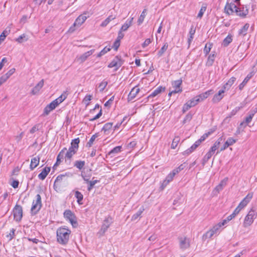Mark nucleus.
I'll return each mask as SVG.
<instances>
[{
	"label": "nucleus",
	"instance_id": "nucleus-9",
	"mask_svg": "<svg viewBox=\"0 0 257 257\" xmlns=\"http://www.w3.org/2000/svg\"><path fill=\"white\" fill-rule=\"evenodd\" d=\"M67 180V176L66 174H60L58 175L55 180L54 183V188L55 190L59 188L63 183H65Z\"/></svg>",
	"mask_w": 257,
	"mask_h": 257
},
{
	"label": "nucleus",
	"instance_id": "nucleus-12",
	"mask_svg": "<svg viewBox=\"0 0 257 257\" xmlns=\"http://www.w3.org/2000/svg\"><path fill=\"white\" fill-rule=\"evenodd\" d=\"M165 90L164 87L160 86L157 87L151 94H150L147 98H145V102H148L149 99L154 97L158 95L159 94L164 92Z\"/></svg>",
	"mask_w": 257,
	"mask_h": 257
},
{
	"label": "nucleus",
	"instance_id": "nucleus-41",
	"mask_svg": "<svg viewBox=\"0 0 257 257\" xmlns=\"http://www.w3.org/2000/svg\"><path fill=\"white\" fill-rule=\"evenodd\" d=\"M114 19L115 17H113L112 16H109L104 21L102 22L101 26L103 27L106 26L111 20Z\"/></svg>",
	"mask_w": 257,
	"mask_h": 257
},
{
	"label": "nucleus",
	"instance_id": "nucleus-63",
	"mask_svg": "<svg viewBox=\"0 0 257 257\" xmlns=\"http://www.w3.org/2000/svg\"><path fill=\"white\" fill-rule=\"evenodd\" d=\"M190 105H189V104L186 102L185 103L182 107V112L183 113H185L186 111L188 110L190 108Z\"/></svg>",
	"mask_w": 257,
	"mask_h": 257
},
{
	"label": "nucleus",
	"instance_id": "nucleus-7",
	"mask_svg": "<svg viewBox=\"0 0 257 257\" xmlns=\"http://www.w3.org/2000/svg\"><path fill=\"white\" fill-rule=\"evenodd\" d=\"M87 17L84 15H80L75 21L73 25L70 27L69 28L68 32L70 33L73 32L75 29L76 27H80L86 20Z\"/></svg>",
	"mask_w": 257,
	"mask_h": 257
},
{
	"label": "nucleus",
	"instance_id": "nucleus-52",
	"mask_svg": "<svg viewBox=\"0 0 257 257\" xmlns=\"http://www.w3.org/2000/svg\"><path fill=\"white\" fill-rule=\"evenodd\" d=\"M215 234L213 233V231L210 229L208 231H207L205 234H204L203 237H205L206 238H211Z\"/></svg>",
	"mask_w": 257,
	"mask_h": 257
},
{
	"label": "nucleus",
	"instance_id": "nucleus-45",
	"mask_svg": "<svg viewBox=\"0 0 257 257\" xmlns=\"http://www.w3.org/2000/svg\"><path fill=\"white\" fill-rule=\"evenodd\" d=\"M221 227L218 224L214 225L211 229L215 234H218L221 231Z\"/></svg>",
	"mask_w": 257,
	"mask_h": 257
},
{
	"label": "nucleus",
	"instance_id": "nucleus-39",
	"mask_svg": "<svg viewBox=\"0 0 257 257\" xmlns=\"http://www.w3.org/2000/svg\"><path fill=\"white\" fill-rule=\"evenodd\" d=\"M98 134L96 133L94 135H92L88 141V142L87 143L86 146L88 147H90L92 146L93 142L95 141V139L98 137Z\"/></svg>",
	"mask_w": 257,
	"mask_h": 257
},
{
	"label": "nucleus",
	"instance_id": "nucleus-56",
	"mask_svg": "<svg viewBox=\"0 0 257 257\" xmlns=\"http://www.w3.org/2000/svg\"><path fill=\"white\" fill-rule=\"evenodd\" d=\"M91 95H86L84 98L83 101L87 105L89 104V101L91 100Z\"/></svg>",
	"mask_w": 257,
	"mask_h": 257
},
{
	"label": "nucleus",
	"instance_id": "nucleus-43",
	"mask_svg": "<svg viewBox=\"0 0 257 257\" xmlns=\"http://www.w3.org/2000/svg\"><path fill=\"white\" fill-rule=\"evenodd\" d=\"M146 12H147L146 9H144L143 10V11L142 12L141 16H140V17L138 20V25H140L143 22L144 19L146 17Z\"/></svg>",
	"mask_w": 257,
	"mask_h": 257
},
{
	"label": "nucleus",
	"instance_id": "nucleus-8",
	"mask_svg": "<svg viewBox=\"0 0 257 257\" xmlns=\"http://www.w3.org/2000/svg\"><path fill=\"white\" fill-rule=\"evenodd\" d=\"M112 222V219L111 217L108 216L106 217L103 221L101 229L98 232V234H99L100 236L103 235Z\"/></svg>",
	"mask_w": 257,
	"mask_h": 257
},
{
	"label": "nucleus",
	"instance_id": "nucleus-2",
	"mask_svg": "<svg viewBox=\"0 0 257 257\" xmlns=\"http://www.w3.org/2000/svg\"><path fill=\"white\" fill-rule=\"evenodd\" d=\"M253 192H250L243 198V199L239 203L237 207L235 209L232 214L235 216L240 210L245 207L250 202L253 197Z\"/></svg>",
	"mask_w": 257,
	"mask_h": 257
},
{
	"label": "nucleus",
	"instance_id": "nucleus-13",
	"mask_svg": "<svg viewBox=\"0 0 257 257\" xmlns=\"http://www.w3.org/2000/svg\"><path fill=\"white\" fill-rule=\"evenodd\" d=\"M180 247L182 249H185L190 246V240L187 237L179 238Z\"/></svg>",
	"mask_w": 257,
	"mask_h": 257
},
{
	"label": "nucleus",
	"instance_id": "nucleus-22",
	"mask_svg": "<svg viewBox=\"0 0 257 257\" xmlns=\"http://www.w3.org/2000/svg\"><path fill=\"white\" fill-rule=\"evenodd\" d=\"M200 145V141H196L195 143L189 149L186 150L184 152V155H188L190 154H191L192 152L194 151L196 148Z\"/></svg>",
	"mask_w": 257,
	"mask_h": 257
},
{
	"label": "nucleus",
	"instance_id": "nucleus-23",
	"mask_svg": "<svg viewBox=\"0 0 257 257\" xmlns=\"http://www.w3.org/2000/svg\"><path fill=\"white\" fill-rule=\"evenodd\" d=\"M50 167H45L38 175V178L41 180H44L50 171Z\"/></svg>",
	"mask_w": 257,
	"mask_h": 257
},
{
	"label": "nucleus",
	"instance_id": "nucleus-30",
	"mask_svg": "<svg viewBox=\"0 0 257 257\" xmlns=\"http://www.w3.org/2000/svg\"><path fill=\"white\" fill-rule=\"evenodd\" d=\"M133 18H132L130 20H127L126 22L122 26L120 30L121 31H125L128 28L132 25Z\"/></svg>",
	"mask_w": 257,
	"mask_h": 257
},
{
	"label": "nucleus",
	"instance_id": "nucleus-54",
	"mask_svg": "<svg viewBox=\"0 0 257 257\" xmlns=\"http://www.w3.org/2000/svg\"><path fill=\"white\" fill-rule=\"evenodd\" d=\"M218 142H215L213 146L211 147L209 150L211 152L213 153V154L215 153L216 150H217L219 148V146L218 145Z\"/></svg>",
	"mask_w": 257,
	"mask_h": 257
},
{
	"label": "nucleus",
	"instance_id": "nucleus-48",
	"mask_svg": "<svg viewBox=\"0 0 257 257\" xmlns=\"http://www.w3.org/2000/svg\"><path fill=\"white\" fill-rule=\"evenodd\" d=\"M28 40V38H26V35L25 34H23L20 36L17 39L16 41L19 43H22L24 41H27Z\"/></svg>",
	"mask_w": 257,
	"mask_h": 257
},
{
	"label": "nucleus",
	"instance_id": "nucleus-19",
	"mask_svg": "<svg viewBox=\"0 0 257 257\" xmlns=\"http://www.w3.org/2000/svg\"><path fill=\"white\" fill-rule=\"evenodd\" d=\"M67 150L66 148H64L59 153L57 157V161L53 167L58 165L61 162V160L64 158L65 152Z\"/></svg>",
	"mask_w": 257,
	"mask_h": 257
},
{
	"label": "nucleus",
	"instance_id": "nucleus-46",
	"mask_svg": "<svg viewBox=\"0 0 257 257\" xmlns=\"http://www.w3.org/2000/svg\"><path fill=\"white\" fill-rule=\"evenodd\" d=\"M111 48L110 47H105L97 55V57H100L104 55L105 53L109 52Z\"/></svg>",
	"mask_w": 257,
	"mask_h": 257
},
{
	"label": "nucleus",
	"instance_id": "nucleus-26",
	"mask_svg": "<svg viewBox=\"0 0 257 257\" xmlns=\"http://www.w3.org/2000/svg\"><path fill=\"white\" fill-rule=\"evenodd\" d=\"M176 175L175 172L172 171L170 174L166 177V179L164 181L162 185L163 188L165 187L170 182L172 181L174 176Z\"/></svg>",
	"mask_w": 257,
	"mask_h": 257
},
{
	"label": "nucleus",
	"instance_id": "nucleus-38",
	"mask_svg": "<svg viewBox=\"0 0 257 257\" xmlns=\"http://www.w3.org/2000/svg\"><path fill=\"white\" fill-rule=\"evenodd\" d=\"M192 116H193V114L191 112H189V113H188L184 117V118L182 121L183 124H185V123L189 122L191 121V120L192 119Z\"/></svg>",
	"mask_w": 257,
	"mask_h": 257
},
{
	"label": "nucleus",
	"instance_id": "nucleus-29",
	"mask_svg": "<svg viewBox=\"0 0 257 257\" xmlns=\"http://www.w3.org/2000/svg\"><path fill=\"white\" fill-rule=\"evenodd\" d=\"M249 27V24L246 23L241 29L238 31V34L242 36H244L246 35L247 30Z\"/></svg>",
	"mask_w": 257,
	"mask_h": 257
},
{
	"label": "nucleus",
	"instance_id": "nucleus-51",
	"mask_svg": "<svg viewBox=\"0 0 257 257\" xmlns=\"http://www.w3.org/2000/svg\"><path fill=\"white\" fill-rule=\"evenodd\" d=\"M185 163L184 164H182L180 165L177 168L174 169L172 171L175 172L176 175L178 174L179 172H180L181 170H183L184 168L185 167Z\"/></svg>",
	"mask_w": 257,
	"mask_h": 257
},
{
	"label": "nucleus",
	"instance_id": "nucleus-62",
	"mask_svg": "<svg viewBox=\"0 0 257 257\" xmlns=\"http://www.w3.org/2000/svg\"><path fill=\"white\" fill-rule=\"evenodd\" d=\"M15 71V68H12L10 69L6 74L4 75L5 76H7V78L8 79Z\"/></svg>",
	"mask_w": 257,
	"mask_h": 257
},
{
	"label": "nucleus",
	"instance_id": "nucleus-34",
	"mask_svg": "<svg viewBox=\"0 0 257 257\" xmlns=\"http://www.w3.org/2000/svg\"><path fill=\"white\" fill-rule=\"evenodd\" d=\"M85 162L84 161H76L74 162V166L79 170H81L84 167Z\"/></svg>",
	"mask_w": 257,
	"mask_h": 257
},
{
	"label": "nucleus",
	"instance_id": "nucleus-57",
	"mask_svg": "<svg viewBox=\"0 0 257 257\" xmlns=\"http://www.w3.org/2000/svg\"><path fill=\"white\" fill-rule=\"evenodd\" d=\"M47 105L51 110L54 109L58 106L57 104H56V102H55L54 100Z\"/></svg>",
	"mask_w": 257,
	"mask_h": 257
},
{
	"label": "nucleus",
	"instance_id": "nucleus-3",
	"mask_svg": "<svg viewBox=\"0 0 257 257\" xmlns=\"http://www.w3.org/2000/svg\"><path fill=\"white\" fill-rule=\"evenodd\" d=\"M256 216L257 211L253 208L251 209L244 218L243 226L244 227L250 226L253 222L254 219L256 218Z\"/></svg>",
	"mask_w": 257,
	"mask_h": 257
},
{
	"label": "nucleus",
	"instance_id": "nucleus-27",
	"mask_svg": "<svg viewBox=\"0 0 257 257\" xmlns=\"http://www.w3.org/2000/svg\"><path fill=\"white\" fill-rule=\"evenodd\" d=\"M94 52V49H92L90 51H88L84 53V54H83L82 55H81L79 57V59L81 61V62H83L87 59V58L89 56L91 55Z\"/></svg>",
	"mask_w": 257,
	"mask_h": 257
},
{
	"label": "nucleus",
	"instance_id": "nucleus-50",
	"mask_svg": "<svg viewBox=\"0 0 257 257\" xmlns=\"http://www.w3.org/2000/svg\"><path fill=\"white\" fill-rule=\"evenodd\" d=\"M108 83L107 81L103 80L99 84V88H100L99 90L100 92H102L106 86H107Z\"/></svg>",
	"mask_w": 257,
	"mask_h": 257
},
{
	"label": "nucleus",
	"instance_id": "nucleus-10",
	"mask_svg": "<svg viewBox=\"0 0 257 257\" xmlns=\"http://www.w3.org/2000/svg\"><path fill=\"white\" fill-rule=\"evenodd\" d=\"M123 64V60L120 57L116 56L108 64L109 68L115 67V71H116Z\"/></svg>",
	"mask_w": 257,
	"mask_h": 257
},
{
	"label": "nucleus",
	"instance_id": "nucleus-61",
	"mask_svg": "<svg viewBox=\"0 0 257 257\" xmlns=\"http://www.w3.org/2000/svg\"><path fill=\"white\" fill-rule=\"evenodd\" d=\"M236 140L232 138H229L226 141V143H228V146H231L233 144H234L235 143H236Z\"/></svg>",
	"mask_w": 257,
	"mask_h": 257
},
{
	"label": "nucleus",
	"instance_id": "nucleus-16",
	"mask_svg": "<svg viewBox=\"0 0 257 257\" xmlns=\"http://www.w3.org/2000/svg\"><path fill=\"white\" fill-rule=\"evenodd\" d=\"M236 8V6L233 3H227L224 10L228 15H231L233 13H235V10Z\"/></svg>",
	"mask_w": 257,
	"mask_h": 257
},
{
	"label": "nucleus",
	"instance_id": "nucleus-32",
	"mask_svg": "<svg viewBox=\"0 0 257 257\" xmlns=\"http://www.w3.org/2000/svg\"><path fill=\"white\" fill-rule=\"evenodd\" d=\"M214 131H215L214 129H213V128L211 129L209 132L203 134V135L201 137L200 139L198 140L197 141H200V144H201L202 142L204 141L210 135H211Z\"/></svg>",
	"mask_w": 257,
	"mask_h": 257
},
{
	"label": "nucleus",
	"instance_id": "nucleus-20",
	"mask_svg": "<svg viewBox=\"0 0 257 257\" xmlns=\"http://www.w3.org/2000/svg\"><path fill=\"white\" fill-rule=\"evenodd\" d=\"M44 85V80L42 79L33 88L31 91V94L35 95L37 94Z\"/></svg>",
	"mask_w": 257,
	"mask_h": 257
},
{
	"label": "nucleus",
	"instance_id": "nucleus-35",
	"mask_svg": "<svg viewBox=\"0 0 257 257\" xmlns=\"http://www.w3.org/2000/svg\"><path fill=\"white\" fill-rule=\"evenodd\" d=\"M168 48V44L167 42L165 43L163 46V47L161 48V49L159 51L158 53V57H161L164 54V53L167 50Z\"/></svg>",
	"mask_w": 257,
	"mask_h": 257
},
{
	"label": "nucleus",
	"instance_id": "nucleus-55",
	"mask_svg": "<svg viewBox=\"0 0 257 257\" xmlns=\"http://www.w3.org/2000/svg\"><path fill=\"white\" fill-rule=\"evenodd\" d=\"M206 10V7L202 6L201 8V9H200V11L199 12V13L198 14L197 17L199 18H202V17L203 16V15L204 12H205Z\"/></svg>",
	"mask_w": 257,
	"mask_h": 257
},
{
	"label": "nucleus",
	"instance_id": "nucleus-24",
	"mask_svg": "<svg viewBox=\"0 0 257 257\" xmlns=\"http://www.w3.org/2000/svg\"><path fill=\"white\" fill-rule=\"evenodd\" d=\"M40 158L39 156L34 157L31 159L30 168L34 170L39 164Z\"/></svg>",
	"mask_w": 257,
	"mask_h": 257
},
{
	"label": "nucleus",
	"instance_id": "nucleus-21",
	"mask_svg": "<svg viewBox=\"0 0 257 257\" xmlns=\"http://www.w3.org/2000/svg\"><path fill=\"white\" fill-rule=\"evenodd\" d=\"M195 31H196L195 28H194L193 26H192L190 29L189 32V37L188 38V41H187L188 49L189 48L191 43L193 39L194 35L195 33Z\"/></svg>",
	"mask_w": 257,
	"mask_h": 257
},
{
	"label": "nucleus",
	"instance_id": "nucleus-28",
	"mask_svg": "<svg viewBox=\"0 0 257 257\" xmlns=\"http://www.w3.org/2000/svg\"><path fill=\"white\" fill-rule=\"evenodd\" d=\"M236 80V78L234 77H232L230 78L228 81L223 85V88L226 90H228L230 87L232 85V84L234 83Z\"/></svg>",
	"mask_w": 257,
	"mask_h": 257
},
{
	"label": "nucleus",
	"instance_id": "nucleus-25",
	"mask_svg": "<svg viewBox=\"0 0 257 257\" xmlns=\"http://www.w3.org/2000/svg\"><path fill=\"white\" fill-rule=\"evenodd\" d=\"M79 143L80 140L79 138L72 140L71 142V146L69 148L77 152L79 148Z\"/></svg>",
	"mask_w": 257,
	"mask_h": 257
},
{
	"label": "nucleus",
	"instance_id": "nucleus-47",
	"mask_svg": "<svg viewBox=\"0 0 257 257\" xmlns=\"http://www.w3.org/2000/svg\"><path fill=\"white\" fill-rule=\"evenodd\" d=\"M251 76H249L247 75L243 80V81L241 83L239 84L238 86L239 89L240 90H242V88L244 87V86L245 85V84L247 83L248 81L250 79Z\"/></svg>",
	"mask_w": 257,
	"mask_h": 257
},
{
	"label": "nucleus",
	"instance_id": "nucleus-49",
	"mask_svg": "<svg viewBox=\"0 0 257 257\" xmlns=\"http://www.w3.org/2000/svg\"><path fill=\"white\" fill-rule=\"evenodd\" d=\"M214 154L213 153L209 151L203 157V160L204 162H207Z\"/></svg>",
	"mask_w": 257,
	"mask_h": 257
},
{
	"label": "nucleus",
	"instance_id": "nucleus-53",
	"mask_svg": "<svg viewBox=\"0 0 257 257\" xmlns=\"http://www.w3.org/2000/svg\"><path fill=\"white\" fill-rule=\"evenodd\" d=\"M257 112V106L252 107V108L248 112V115H250L252 117H253L254 114Z\"/></svg>",
	"mask_w": 257,
	"mask_h": 257
},
{
	"label": "nucleus",
	"instance_id": "nucleus-17",
	"mask_svg": "<svg viewBox=\"0 0 257 257\" xmlns=\"http://www.w3.org/2000/svg\"><path fill=\"white\" fill-rule=\"evenodd\" d=\"M182 83V79H179L176 81H174L172 82V86L174 89V91H175V92L179 93L181 92L182 91V89L181 88V85Z\"/></svg>",
	"mask_w": 257,
	"mask_h": 257
},
{
	"label": "nucleus",
	"instance_id": "nucleus-5",
	"mask_svg": "<svg viewBox=\"0 0 257 257\" xmlns=\"http://www.w3.org/2000/svg\"><path fill=\"white\" fill-rule=\"evenodd\" d=\"M64 216L67 220L71 223L73 227H76L78 225L76 216L70 210H65L64 212Z\"/></svg>",
	"mask_w": 257,
	"mask_h": 257
},
{
	"label": "nucleus",
	"instance_id": "nucleus-4",
	"mask_svg": "<svg viewBox=\"0 0 257 257\" xmlns=\"http://www.w3.org/2000/svg\"><path fill=\"white\" fill-rule=\"evenodd\" d=\"M42 207L41 197L40 194L36 196V199L34 200L31 209V214L33 215L37 213Z\"/></svg>",
	"mask_w": 257,
	"mask_h": 257
},
{
	"label": "nucleus",
	"instance_id": "nucleus-44",
	"mask_svg": "<svg viewBox=\"0 0 257 257\" xmlns=\"http://www.w3.org/2000/svg\"><path fill=\"white\" fill-rule=\"evenodd\" d=\"M121 151V146H117L114 147L113 149H112L109 152V155H114L120 152Z\"/></svg>",
	"mask_w": 257,
	"mask_h": 257
},
{
	"label": "nucleus",
	"instance_id": "nucleus-58",
	"mask_svg": "<svg viewBox=\"0 0 257 257\" xmlns=\"http://www.w3.org/2000/svg\"><path fill=\"white\" fill-rule=\"evenodd\" d=\"M102 115V110L100 109L99 112L93 118H90L89 121H93L98 118H99Z\"/></svg>",
	"mask_w": 257,
	"mask_h": 257
},
{
	"label": "nucleus",
	"instance_id": "nucleus-42",
	"mask_svg": "<svg viewBox=\"0 0 257 257\" xmlns=\"http://www.w3.org/2000/svg\"><path fill=\"white\" fill-rule=\"evenodd\" d=\"M99 182V181L97 180L89 181V182H87V184H88V186L87 187L88 191H90L94 185Z\"/></svg>",
	"mask_w": 257,
	"mask_h": 257
},
{
	"label": "nucleus",
	"instance_id": "nucleus-37",
	"mask_svg": "<svg viewBox=\"0 0 257 257\" xmlns=\"http://www.w3.org/2000/svg\"><path fill=\"white\" fill-rule=\"evenodd\" d=\"M232 41V36L228 35L223 41L222 45L227 47Z\"/></svg>",
	"mask_w": 257,
	"mask_h": 257
},
{
	"label": "nucleus",
	"instance_id": "nucleus-18",
	"mask_svg": "<svg viewBox=\"0 0 257 257\" xmlns=\"http://www.w3.org/2000/svg\"><path fill=\"white\" fill-rule=\"evenodd\" d=\"M235 13L236 15L239 17H245L248 13V10L247 9H244L243 8H238L236 7Z\"/></svg>",
	"mask_w": 257,
	"mask_h": 257
},
{
	"label": "nucleus",
	"instance_id": "nucleus-6",
	"mask_svg": "<svg viewBox=\"0 0 257 257\" xmlns=\"http://www.w3.org/2000/svg\"><path fill=\"white\" fill-rule=\"evenodd\" d=\"M14 220L18 222L21 221L23 217V208L20 205L16 204L13 210Z\"/></svg>",
	"mask_w": 257,
	"mask_h": 257
},
{
	"label": "nucleus",
	"instance_id": "nucleus-33",
	"mask_svg": "<svg viewBox=\"0 0 257 257\" xmlns=\"http://www.w3.org/2000/svg\"><path fill=\"white\" fill-rule=\"evenodd\" d=\"M144 211V207H141L139 210L135 213L134 214L133 216L132 217V220H137L139 217H140L142 213Z\"/></svg>",
	"mask_w": 257,
	"mask_h": 257
},
{
	"label": "nucleus",
	"instance_id": "nucleus-60",
	"mask_svg": "<svg viewBox=\"0 0 257 257\" xmlns=\"http://www.w3.org/2000/svg\"><path fill=\"white\" fill-rule=\"evenodd\" d=\"M9 34V32L5 30L4 32L2 33V34L0 35V40L2 42L4 40L6 36Z\"/></svg>",
	"mask_w": 257,
	"mask_h": 257
},
{
	"label": "nucleus",
	"instance_id": "nucleus-36",
	"mask_svg": "<svg viewBox=\"0 0 257 257\" xmlns=\"http://www.w3.org/2000/svg\"><path fill=\"white\" fill-rule=\"evenodd\" d=\"M112 123H111V122L106 123L104 125L102 130L104 131L105 134H108V133L107 132L110 130H111V128H112Z\"/></svg>",
	"mask_w": 257,
	"mask_h": 257
},
{
	"label": "nucleus",
	"instance_id": "nucleus-31",
	"mask_svg": "<svg viewBox=\"0 0 257 257\" xmlns=\"http://www.w3.org/2000/svg\"><path fill=\"white\" fill-rule=\"evenodd\" d=\"M75 197L77 199V202L79 205L83 204L82 200L83 199V196L80 192L78 191H75Z\"/></svg>",
	"mask_w": 257,
	"mask_h": 257
},
{
	"label": "nucleus",
	"instance_id": "nucleus-59",
	"mask_svg": "<svg viewBox=\"0 0 257 257\" xmlns=\"http://www.w3.org/2000/svg\"><path fill=\"white\" fill-rule=\"evenodd\" d=\"M51 111L52 110H50V108H49L48 106L47 105L44 109V112H43V113L42 114V115L44 116L48 115Z\"/></svg>",
	"mask_w": 257,
	"mask_h": 257
},
{
	"label": "nucleus",
	"instance_id": "nucleus-11",
	"mask_svg": "<svg viewBox=\"0 0 257 257\" xmlns=\"http://www.w3.org/2000/svg\"><path fill=\"white\" fill-rule=\"evenodd\" d=\"M77 153V151L71 149L69 148L68 150L65 152L64 159L66 163L70 164L72 157Z\"/></svg>",
	"mask_w": 257,
	"mask_h": 257
},
{
	"label": "nucleus",
	"instance_id": "nucleus-1",
	"mask_svg": "<svg viewBox=\"0 0 257 257\" xmlns=\"http://www.w3.org/2000/svg\"><path fill=\"white\" fill-rule=\"evenodd\" d=\"M71 231L66 226L60 227L57 229V241L61 245L68 243Z\"/></svg>",
	"mask_w": 257,
	"mask_h": 257
},
{
	"label": "nucleus",
	"instance_id": "nucleus-15",
	"mask_svg": "<svg viewBox=\"0 0 257 257\" xmlns=\"http://www.w3.org/2000/svg\"><path fill=\"white\" fill-rule=\"evenodd\" d=\"M225 90L222 89L218 91V92L215 94L212 99L213 103H217L219 102L223 97V93H224Z\"/></svg>",
	"mask_w": 257,
	"mask_h": 257
},
{
	"label": "nucleus",
	"instance_id": "nucleus-64",
	"mask_svg": "<svg viewBox=\"0 0 257 257\" xmlns=\"http://www.w3.org/2000/svg\"><path fill=\"white\" fill-rule=\"evenodd\" d=\"M120 46V41L119 40H116L113 43L112 48H114L115 50H117L118 47Z\"/></svg>",
	"mask_w": 257,
	"mask_h": 257
},
{
	"label": "nucleus",
	"instance_id": "nucleus-40",
	"mask_svg": "<svg viewBox=\"0 0 257 257\" xmlns=\"http://www.w3.org/2000/svg\"><path fill=\"white\" fill-rule=\"evenodd\" d=\"M180 140V138L178 136L175 137L172 141V143L171 144V148L173 149H175L177 147L178 143H179Z\"/></svg>",
	"mask_w": 257,
	"mask_h": 257
},
{
	"label": "nucleus",
	"instance_id": "nucleus-14",
	"mask_svg": "<svg viewBox=\"0 0 257 257\" xmlns=\"http://www.w3.org/2000/svg\"><path fill=\"white\" fill-rule=\"evenodd\" d=\"M140 88H138L137 86L133 87L128 95L127 100L130 101L133 100L136 97L138 93L140 92Z\"/></svg>",
	"mask_w": 257,
	"mask_h": 257
}]
</instances>
